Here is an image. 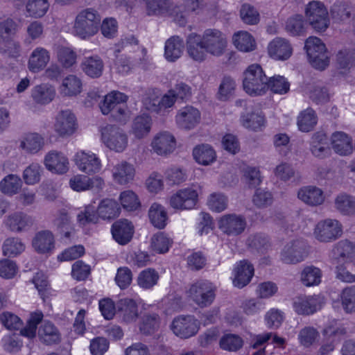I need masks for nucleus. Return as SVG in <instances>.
<instances>
[{"mask_svg": "<svg viewBox=\"0 0 355 355\" xmlns=\"http://www.w3.org/2000/svg\"><path fill=\"white\" fill-rule=\"evenodd\" d=\"M120 211L121 207L116 200L106 198L101 200L98 206V216L96 214L95 208L89 205L85 207L84 211L78 214V220L83 225L88 223H96L98 216L104 220H112L118 217Z\"/></svg>", "mask_w": 355, "mask_h": 355, "instance_id": "obj_1", "label": "nucleus"}, {"mask_svg": "<svg viewBox=\"0 0 355 355\" xmlns=\"http://www.w3.org/2000/svg\"><path fill=\"white\" fill-rule=\"evenodd\" d=\"M101 17L93 8L81 10L76 17L73 31L75 35L87 40L96 35L99 28Z\"/></svg>", "mask_w": 355, "mask_h": 355, "instance_id": "obj_2", "label": "nucleus"}, {"mask_svg": "<svg viewBox=\"0 0 355 355\" xmlns=\"http://www.w3.org/2000/svg\"><path fill=\"white\" fill-rule=\"evenodd\" d=\"M268 77L257 64L250 65L243 73V87L250 96H261L268 89Z\"/></svg>", "mask_w": 355, "mask_h": 355, "instance_id": "obj_3", "label": "nucleus"}, {"mask_svg": "<svg viewBox=\"0 0 355 355\" xmlns=\"http://www.w3.org/2000/svg\"><path fill=\"white\" fill-rule=\"evenodd\" d=\"M305 16L309 24L316 32H324L329 26L328 10L320 1L309 2L305 8Z\"/></svg>", "mask_w": 355, "mask_h": 355, "instance_id": "obj_4", "label": "nucleus"}, {"mask_svg": "<svg viewBox=\"0 0 355 355\" xmlns=\"http://www.w3.org/2000/svg\"><path fill=\"white\" fill-rule=\"evenodd\" d=\"M216 288L207 280H198L191 284L189 297L198 306L205 308L210 306L216 297Z\"/></svg>", "mask_w": 355, "mask_h": 355, "instance_id": "obj_5", "label": "nucleus"}, {"mask_svg": "<svg viewBox=\"0 0 355 355\" xmlns=\"http://www.w3.org/2000/svg\"><path fill=\"white\" fill-rule=\"evenodd\" d=\"M304 48L310 62L314 68L323 70L329 65L327 49L320 38L309 37L306 40Z\"/></svg>", "mask_w": 355, "mask_h": 355, "instance_id": "obj_6", "label": "nucleus"}, {"mask_svg": "<svg viewBox=\"0 0 355 355\" xmlns=\"http://www.w3.org/2000/svg\"><path fill=\"white\" fill-rule=\"evenodd\" d=\"M101 139L110 150L120 153L128 146V139L125 132L115 125H107L101 129Z\"/></svg>", "mask_w": 355, "mask_h": 355, "instance_id": "obj_7", "label": "nucleus"}, {"mask_svg": "<svg viewBox=\"0 0 355 355\" xmlns=\"http://www.w3.org/2000/svg\"><path fill=\"white\" fill-rule=\"evenodd\" d=\"M171 329L175 336L187 339L198 333L200 323L193 315H179L173 320Z\"/></svg>", "mask_w": 355, "mask_h": 355, "instance_id": "obj_8", "label": "nucleus"}, {"mask_svg": "<svg viewBox=\"0 0 355 355\" xmlns=\"http://www.w3.org/2000/svg\"><path fill=\"white\" fill-rule=\"evenodd\" d=\"M201 40L207 52L214 56H220L225 52L227 41L224 34L217 29L209 28L204 31Z\"/></svg>", "mask_w": 355, "mask_h": 355, "instance_id": "obj_9", "label": "nucleus"}, {"mask_svg": "<svg viewBox=\"0 0 355 355\" xmlns=\"http://www.w3.org/2000/svg\"><path fill=\"white\" fill-rule=\"evenodd\" d=\"M342 226L336 220L320 221L314 229V236L320 242H331L342 235Z\"/></svg>", "mask_w": 355, "mask_h": 355, "instance_id": "obj_10", "label": "nucleus"}, {"mask_svg": "<svg viewBox=\"0 0 355 355\" xmlns=\"http://www.w3.org/2000/svg\"><path fill=\"white\" fill-rule=\"evenodd\" d=\"M308 255V246L303 240H294L287 243L282 252V260L286 263L301 262Z\"/></svg>", "mask_w": 355, "mask_h": 355, "instance_id": "obj_11", "label": "nucleus"}, {"mask_svg": "<svg viewBox=\"0 0 355 355\" xmlns=\"http://www.w3.org/2000/svg\"><path fill=\"white\" fill-rule=\"evenodd\" d=\"M198 192L191 188L180 189L172 195L169 200L171 207L175 209L185 210L195 207L198 202Z\"/></svg>", "mask_w": 355, "mask_h": 355, "instance_id": "obj_12", "label": "nucleus"}, {"mask_svg": "<svg viewBox=\"0 0 355 355\" xmlns=\"http://www.w3.org/2000/svg\"><path fill=\"white\" fill-rule=\"evenodd\" d=\"M247 223L244 216L235 214L223 216L218 222V227L223 232L229 236L241 234L245 229Z\"/></svg>", "mask_w": 355, "mask_h": 355, "instance_id": "obj_13", "label": "nucleus"}, {"mask_svg": "<svg viewBox=\"0 0 355 355\" xmlns=\"http://www.w3.org/2000/svg\"><path fill=\"white\" fill-rule=\"evenodd\" d=\"M76 119L71 110H62L55 116L54 130L60 137L70 136L76 130Z\"/></svg>", "mask_w": 355, "mask_h": 355, "instance_id": "obj_14", "label": "nucleus"}, {"mask_svg": "<svg viewBox=\"0 0 355 355\" xmlns=\"http://www.w3.org/2000/svg\"><path fill=\"white\" fill-rule=\"evenodd\" d=\"M75 163L80 171L92 174L98 173L101 168V163L96 154L81 150L78 152L74 158Z\"/></svg>", "mask_w": 355, "mask_h": 355, "instance_id": "obj_15", "label": "nucleus"}, {"mask_svg": "<svg viewBox=\"0 0 355 355\" xmlns=\"http://www.w3.org/2000/svg\"><path fill=\"white\" fill-rule=\"evenodd\" d=\"M200 111L190 105L184 107L178 110L175 121L179 128L185 130L194 128L200 121Z\"/></svg>", "mask_w": 355, "mask_h": 355, "instance_id": "obj_16", "label": "nucleus"}, {"mask_svg": "<svg viewBox=\"0 0 355 355\" xmlns=\"http://www.w3.org/2000/svg\"><path fill=\"white\" fill-rule=\"evenodd\" d=\"M7 229L13 232H22L29 229L33 224L31 216L22 211H16L8 215L4 220Z\"/></svg>", "mask_w": 355, "mask_h": 355, "instance_id": "obj_17", "label": "nucleus"}, {"mask_svg": "<svg viewBox=\"0 0 355 355\" xmlns=\"http://www.w3.org/2000/svg\"><path fill=\"white\" fill-rule=\"evenodd\" d=\"M233 285L238 288H243L251 281L254 275V267L248 260L236 263L233 270Z\"/></svg>", "mask_w": 355, "mask_h": 355, "instance_id": "obj_18", "label": "nucleus"}, {"mask_svg": "<svg viewBox=\"0 0 355 355\" xmlns=\"http://www.w3.org/2000/svg\"><path fill=\"white\" fill-rule=\"evenodd\" d=\"M175 139L168 132H161L153 138L151 146L154 152L159 155L171 153L175 148Z\"/></svg>", "mask_w": 355, "mask_h": 355, "instance_id": "obj_19", "label": "nucleus"}, {"mask_svg": "<svg viewBox=\"0 0 355 355\" xmlns=\"http://www.w3.org/2000/svg\"><path fill=\"white\" fill-rule=\"evenodd\" d=\"M187 51L189 56L196 62H202L207 58V51L201 35L191 33L187 38Z\"/></svg>", "mask_w": 355, "mask_h": 355, "instance_id": "obj_20", "label": "nucleus"}, {"mask_svg": "<svg viewBox=\"0 0 355 355\" xmlns=\"http://www.w3.org/2000/svg\"><path fill=\"white\" fill-rule=\"evenodd\" d=\"M44 165L49 171L58 174L65 173L69 170L67 157L56 150H51L45 156Z\"/></svg>", "mask_w": 355, "mask_h": 355, "instance_id": "obj_21", "label": "nucleus"}, {"mask_svg": "<svg viewBox=\"0 0 355 355\" xmlns=\"http://www.w3.org/2000/svg\"><path fill=\"white\" fill-rule=\"evenodd\" d=\"M134 227L127 219L116 221L112 226V234L114 239L121 245L130 241L133 235Z\"/></svg>", "mask_w": 355, "mask_h": 355, "instance_id": "obj_22", "label": "nucleus"}, {"mask_svg": "<svg viewBox=\"0 0 355 355\" xmlns=\"http://www.w3.org/2000/svg\"><path fill=\"white\" fill-rule=\"evenodd\" d=\"M50 61V53L45 48L38 46L31 53L28 68L33 73H38L42 71Z\"/></svg>", "mask_w": 355, "mask_h": 355, "instance_id": "obj_23", "label": "nucleus"}, {"mask_svg": "<svg viewBox=\"0 0 355 355\" xmlns=\"http://www.w3.org/2000/svg\"><path fill=\"white\" fill-rule=\"evenodd\" d=\"M298 198L310 206L322 205L324 201L322 190L315 186H306L300 188L297 192Z\"/></svg>", "mask_w": 355, "mask_h": 355, "instance_id": "obj_24", "label": "nucleus"}, {"mask_svg": "<svg viewBox=\"0 0 355 355\" xmlns=\"http://www.w3.org/2000/svg\"><path fill=\"white\" fill-rule=\"evenodd\" d=\"M293 308L299 315H310L320 308L319 299L313 296H299L294 299Z\"/></svg>", "mask_w": 355, "mask_h": 355, "instance_id": "obj_25", "label": "nucleus"}, {"mask_svg": "<svg viewBox=\"0 0 355 355\" xmlns=\"http://www.w3.org/2000/svg\"><path fill=\"white\" fill-rule=\"evenodd\" d=\"M292 52L293 49L288 41L281 37L273 40L268 45V53L275 60H287Z\"/></svg>", "mask_w": 355, "mask_h": 355, "instance_id": "obj_26", "label": "nucleus"}, {"mask_svg": "<svg viewBox=\"0 0 355 355\" xmlns=\"http://www.w3.org/2000/svg\"><path fill=\"white\" fill-rule=\"evenodd\" d=\"M310 150L313 155L318 158H324L329 154L328 138L322 132H315L310 141Z\"/></svg>", "mask_w": 355, "mask_h": 355, "instance_id": "obj_27", "label": "nucleus"}, {"mask_svg": "<svg viewBox=\"0 0 355 355\" xmlns=\"http://www.w3.org/2000/svg\"><path fill=\"white\" fill-rule=\"evenodd\" d=\"M80 68L87 76L97 78L103 73L104 63L98 55L85 57L80 64Z\"/></svg>", "mask_w": 355, "mask_h": 355, "instance_id": "obj_28", "label": "nucleus"}, {"mask_svg": "<svg viewBox=\"0 0 355 355\" xmlns=\"http://www.w3.org/2000/svg\"><path fill=\"white\" fill-rule=\"evenodd\" d=\"M331 144L334 151L340 155H347L353 151L352 139L343 132H336L331 135Z\"/></svg>", "mask_w": 355, "mask_h": 355, "instance_id": "obj_29", "label": "nucleus"}, {"mask_svg": "<svg viewBox=\"0 0 355 355\" xmlns=\"http://www.w3.org/2000/svg\"><path fill=\"white\" fill-rule=\"evenodd\" d=\"M112 175L115 182L120 184H126L132 181L135 176L133 166L123 161L114 166Z\"/></svg>", "mask_w": 355, "mask_h": 355, "instance_id": "obj_30", "label": "nucleus"}, {"mask_svg": "<svg viewBox=\"0 0 355 355\" xmlns=\"http://www.w3.org/2000/svg\"><path fill=\"white\" fill-rule=\"evenodd\" d=\"M127 100L128 96L123 93L113 91L104 96L103 100L99 104V107L103 114H112L114 108L121 102H126Z\"/></svg>", "mask_w": 355, "mask_h": 355, "instance_id": "obj_31", "label": "nucleus"}, {"mask_svg": "<svg viewBox=\"0 0 355 355\" xmlns=\"http://www.w3.org/2000/svg\"><path fill=\"white\" fill-rule=\"evenodd\" d=\"M40 340L46 345L58 344L60 341V334L55 325L50 322H44L39 328Z\"/></svg>", "mask_w": 355, "mask_h": 355, "instance_id": "obj_32", "label": "nucleus"}, {"mask_svg": "<svg viewBox=\"0 0 355 355\" xmlns=\"http://www.w3.org/2000/svg\"><path fill=\"white\" fill-rule=\"evenodd\" d=\"M184 42L179 36H172L165 43L164 56L169 62H175L182 54Z\"/></svg>", "mask_w": 355, "mask_h": 355, "instance_id": "obj_33", "label": "nucleus"}, {"mask_svg": "<svg viewBox=\"0 0 355 355\" xmlns=\"http://www.w3.org/2000/svg\"><path fill=\"white\" fill-rule=\"evenodd\" d=\"M332 252L336 258L347 262H355V245L348 240L338 242Z\"/></svg>", "mask_w": 355, "mask_h": 355, "instance_id": "obj_34", "label": "nucleus"}, {"mask_svg": "<svg viewBox=\"0 0 355 355\" xmlns=\"http://www.w3.org/2000/svg\"><path fill=\"white\" fill-rule=\"evenodd\" d=\"M55 95L54 88L46 84H41L34 87L31 91L33 101L40 105L48 104L53 101Z\"/></svg>", "mask_w": 355, "mask_h": 355, "instance_id": "obj_35", "label": "nucleus"}, {"mask_svg": "<svg viewBox=\"0 0 355 355\" xmlns=\"http://www.w3.org/2000/svg\"><path fill=\"white\" fill-rule=\"evenodd\" d=\"M33 246L40 253H46L54 248V238L48 230L38 232L33 240Z\"/></svg>", "mask_w": 355, "mask_h": 355, "instance_id": "obj_36", "label": "nucleus"}, {"mask_svg": "<svg viewBox=\"0 0 355 355\" xmlns=\"http://www.w3.org/2000/svg\"><path fill=\"white\" fill-rule=\"evenodd\" d=\"M118 309L125 322H135L139 316L138 306L132 299L120 300L118 302Z\"/></svg>", "mask_w": 355, "mask_h": 355, "instance_id": "obj_37", "label": "nucleus"}, {"mask_svg": "<svg viewBox=\"0 0 355 355\" xmlns=\"http://www.w3.org/2000/svg\"><path fill=\"white\" fill-rule=\"evenodd\" d=\"M335 208L343 215L355 214V197L346 193L338 194L334 200Z\"/></svg>", "mask_w": 355, "mask_h": 355, "instance_id": "obj_38", "label": "nucleus"}, {"mask_svg": "<svg viewBox=\"0 0 355 355\" xmlns=\"http://www.w3.org/2000/svg\"><path fill=\"white\" fill-rule=\"evenodd\" d=\"M318 117L315 112L311 107L300 112L297 117V125L300 131L310 132L317 124Z\"/></svg>", "mask_w": 355, "mask_h": 355, "instance_id": "obj_39", "label": "nucleus"}, {"mask_svg": "<svg viewBox=\"0 0 355 355\" xmlns=\"http://www.w3.org/2000/svg\"><path fill=\"white\" fill-rule=\"evenodd\" d=\"M196 161L202 165H209L216 159V153L208 144H202L196 147L193 150Z\"/></svg>", "mask_w": 355, "mask_h": 355, "instance_id": "obj_40", "label": "nucleus"}, {"mask_svg": "<svg viewBox=\"0 0 355 355\" xmlns=\"http://www.w3.org/2000/svg\"><path fill=\"white\" fill-rule=\"evenodd\" d=\"M148 216L154 227L162 229L166 226L168 219L167 213L161 205L153 203L148 211Z\"/></svg>", "mask_w": 355, "mask_h": 355, "instance_id": "obj_41", "label": "nucleus"}, {"mask_svg": "<svg viewBox=\"0 0 355 355\" xmlns=\"http://www.w3.org/2000/svg\"><path fill=\"white\" fill-rule=\"evenodd\" d=\"M306 21L302 15H293L286 21L285 29L293 36H300L305 33Z\"/></svg>", "mask_w": 355, "mask_h": 355, "instance_id": "obj_42", "label": "nucleus"}, {"mask_svg": "<svg viewBox=\"0 0 355 355\" xmlns=\"http://www.w3.org/2000/svg\"><path fill=\"white\" fill-rule=\"evenodd\" d=\"M234 46L241 51L250 52L255 49L256 43L252 36L246 31H241L233 36Z\"/></svg>", "mask_w": 355, "mask_h": 355, "instance_id": "obj_43", "label": "nucleus"}, {"mask_svg": "<svg viewBox=\"0 0 355 355\" xmlns=\"http://www.w3.org/2000/svg\"><path fill=\"white\" fill-rule=\"evenodd\" d=\"M82 89L81 80L74 75H69L62 80L60 92L64 96H76L80 93Z\"/></svg>", "mask_w": 355, "mask_h": 355, "instance_id": "obj_44", "label": "nucleus"}, {"mask_svg": "<svg viewBox=\"0 0 355 355\" xmlns=\"http://www.w3.org/2000/svg\"><path fill=\"white\" fill-rule=\"evenodd\" d=\"M22 186L21 178L14 174H9L6 175L0 182L1 191L8 196H13L18 193L19 190Z\"/></svg>", "mask_w": 355, "mask_h": 355, "instance_id": "obj_45", "label": "nucleus"}, {"mask_svg": "<svg viewBox=\"0 0 355 355\" xmlns=\"http://www.w3.org/2000/svg\"><path fill=\"white\" fill-rule=\"evenodd\" d=\"M151 119L147 115L137 116L132 125V132L138 139L146 137L150 131Z\"/></svg>", "mask_w": 355, "mask_h": 355, "instance_id": "obj_46", "label": "nucleus"}, {"mask_svg": "<svg viewBox=\"0 0 355 355\" xmlns=\"http://www.w3.org/2000/svg\"><path fill=\"white\" fill-rule=\"evenodd\" d=\"M49 8L48 0H28L26 5L27 16L33 18L43 17Z\"/></svg>", "mask_w": 355, "mask_h": 355, "instance_id": "obj_47", "label": "nucleus"}, {"mask_svg": "<svg viewBox=\"0 0 355 355\" xmlns=\"http://www.w3.org/2000/svg\"><path fill=\"white\" fill-rule=\"evenodd\" d=\"M25 250V245L19 238L9 237L6 239L2 245V252L4 256L15 257Z\"/></svg>", "mask_w": 355, "mask_h": 355, "instance_id": "obj_48", "label": "nucleus"}, {"mask_svg": "<svg viewBox=\"0 0 355 355\" xmlns=\"http://www.w3.org/2000/svg\"><path fill=\"white\" fill-rule=\"evenodd\" d=\"M44 145V139L37 133H31L21 141L20 146L28 153H37Z\"/></svg>", "mask_w": 355, "mask_h": 355, "instance_id": "obj_49", "label": "nucleus"}, {"mask_svg": "<svg viewBox=\"0 0 355 355\" xmlns=\"http://www.w3.org/2000/svg\"><path fill=\"white\" fill-rule=\"evenodd\" d=\"M159 275L153 268H147L142 270L138 275L137 284L144 289H150L157 284Z\"/></svg>", "mask_w": 355, "mask_h": 355, "instance_id": "obj_50", "label": "nucleus"}, {"mask_svg": "<svg viewBox=\"0 0 355 355\" xmlns=\"http://www.w3.org/2000/svg\"><path fill=\"white\" fill-rule=\"evenodd\" d=\"M352 14V8L343 1L336 2L331 8V15L338 21H347Z\"/></svg>", "mask_w": 355, "mask_h": 355, "instance_id": "obj_51", "label": "nucleus"}, {"mask_svg": "<svg viewBox=\"0 0 355 355\" xmlns=\"http://www.w3.org/2000/svg\"><path fill=\"white\" fill-rule=\"evenodd\" d=\"M321 270L315 266L305 267L301 273V280L306 286L318 285L321 281Z\"/></svg>", "mask_w": 355, "mask_h": 355, "instance_id": "obj_52", "label": "nucleus"}, {"mask_svg": "<svg viewBox=\"0 0 355 355\" xmlns=\"http://www.w3.org/2000/svg\"><path fill=\"white\" fill-rule=\"evenodd\" d=\"M235 87V82L231 77H224L218 87L217 98L222 101H227L233 96Z\"/></svg>", "mask_w": 355, "mask_h": 355, "instance_id": "obj_53", "label": "nucleus"}, {"mask_svg": "<svg viewBox=\"0 0 355 355\" xmlns=\"http://www.w3.org/2000/svg\"><path fill=\"white\" fill-rule=\"evenodd\" d=\"M220 347L226 351L236 352L243 346L242 338L236 334H225L220 340Z\"/></svg>", "mask_w": 355, "mask_h": 355, "instance_id": "obj_54", "label": "nucleus"}, {"mask_svg": "<svg viewBox=\"0 0 355 355\" xmlns=\"http://www.w3.org/2000/svg\"><path fill=\"white\" fill-rule=\"evenodd\" d=\"M148 15H160L168 12L171 0H146Z\"/></svg>", "mask_w": 355, "mask_h": 355, "instance_id": "obj_55", "label": "nucleus"}, {"mask_svg": "<svg viewBox=\"0 0 355 355\" xmlns=\"http://www.w3.org/2000/svg\"><path fill=\"white\" fill-rule=\"evenodd\" d=\"M43 169L40 165L33 163L27 166L23 172L24 182L33 185L40 182Z\"/></svg>", "mask_w": 355, "mask_h": 355, "instance_id": "obj_56", "label": "nucleus"}, {"mask_svg": "<svg viewBox=\"0 0 355 355\" xmlns=\"http://www.w3.org/2000/svg\"><path fill=\"white\" fill-rule=\"evenodd\" d=\"M240 16L242 21L248 25H256L260 20L258 10L252 5L244 3L240 10Z\"/></svg>", "mask_w": 355, "mask_h": 355, "instance_id": "obj_57", "label": "nucleus"}, {"mask_svg": "<svg viewBox=\"0 0 355 355\" xmlns=\"http://www.w3.org/2000/svg\"><path fill=\"white\" fill-rule=\"evenodd\" d=\"M268 89L275 94H286L290 89V84L286 78L282 76H274L268 78Z\"/></svg>", "mask_w": 355, "mask_h": 355, "instance_id": "obj_58", "label": "nucleus"}, {"mask_svg": "<svg viewBox=\"0 0 355 355\" xmlns=\"http://www.w3.org/2000/svg\"><path fill=\"white\" fill-rule=\"evenodd\" d=\"M318 336L319 333L316 329L313 327H304L299 331L298 340L301 345L309 347L315 343Z\"/></svg>", "mask_w": 355, "mask_h": 355, "instance_id": "obj_59", "label": "nucleus"}, {"mask_svg": "<svg viewBox=\"0 0 355 355\" xmlns=\"http://www.w3.org/2000/svg\"><path fill=\"white\" fill-rule=\"evenodd\" d=\"M171 243V239L161 232L152 237L151 248L155 252L162 254L168 252Z\"/></svg>", "mask_w": 355, "mask_h": 355, "instance_id": "obj_60", "label": "nucleus"}, {"mask_svg": "<svg viewBox=\"0 0 355 355\" xmlns=\"http://www.w3.org/2000/svg\"><path fill=\"white\" fill-rule=\"evenodd\" d=\"M119 199L123 207L128 211L136 210L140 207L137 196L132 191L128 190L121 192Z\"/></svg>", "mask_w": 355, "mask_h": 355, "instance_id": "obj_61", "label": "nucleus"}, {"mask_svg": "<svg viewBox=\"0 0 355 355\" xmlns=\"http://www.w3.org/2000/svg\"><path fill=\"white\" fill-rule=\"evenodd\" d=\"M43 314L42 312H35L31 314L26 326L21 329V334L24 336L32 338L36 335L37 324L42 321Z\"/></svg>", "mask_w": 355, "mask_h": 355, "instance_id": "obj_62", "label": "nucleus"}, {"mask_svg": "<svg viewBox=\"0 0 355 355\" xmlns=\"http://www.w3.org/2000/svg\"><path fill=\"white\" fill-rule=\"evenodd\" d=\"M247 245L252 250L263 251L270 246L268 236L263 234L250 235L247 240Z\"/></svg>", "mask_w": 355, "mask_h": 355, "instance_id": "obj_63", "label": "nucleus"}, {"mask_svg": "<svg viewBox=\"0 0 355 355\" xmlns=\"http://www.w3.org/2000/svg\"><path fill=\"white\" fill-rule=\"evenodd\" d=\"M341 302L347 312H355V286L345 288L341 293Z\"/></svg>", "mask_w": 355, "mask_h": 355, "instance_id": "obj_64", "label": "nucleus"}]
</instances>
